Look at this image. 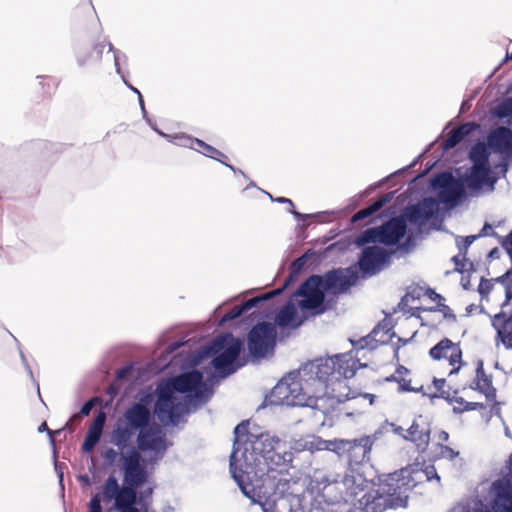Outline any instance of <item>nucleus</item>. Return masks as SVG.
Returning a JSON list of instances; mask_svg holds the SVG:
<instances>
[{
    "label": "nucleus",
    "mask_w": 512,
    "mask_h": 512,
    "mask_svg": "<svg viewBox=\"0 0 512 512\" xmlns=\"http://www.w3.org/2000/svg\"><path fill=\"white\" fill-rule=\"evenodd\" d=\"M417 309L423 310V311H439L443 314V317L445 319L451 320L452 322H456V315L451 310V308L448 305H446L444 302L439 303V307H437V308L430 307V308H417Z\"/></svg>",
    "instance_id": "46"
},
{
    "label": "nucleus",
    "mask_w": 512,
    "mask_h": 512,
    "mask_svg": "<svg viewBox=\"0 0 512 512\" xmlns=\"http://www.w3.org/2000/svg\"><path fill=\"white\" fill-rule=\"evenodd\" d=\"M190 355L186 356L182 363V372L166 381L168 388L176 394H184L185 400L191 404L194 409L209 401L213 395V389L204 382V372L197 369V366H190L188 360Z\"/></svg>",
    "instance_id": "7"
},
{
    "label": "nucleus",
    "mask_w": 512,
    "mask_h": 512,
    "mask_svg": "<svg viewBox=\"0 0 512 512\" xmlns=\"http://www.w3.org/2000/svg\"><path fill=\"white\" fill-rule=\"evenodd\" d=\"M454 401H455V403L463 406L462 408L454 406L453 407V412L455 414H461V413L466 412V411H473V410H479V409H483L484 408V404L483 403L468 402L463 397H454Z\"/></svg>",
    "instance_id": "42"
},
{
    "label": "nucleus",
    "mask_w": 512,
    "mask_h": 512,
    "mask_svg": "<svg viewBox=\"0 0 512 512\" xmlns=\"http://www.w3.org/2000/svg\"><path fill=\"white\" fill-rule=\"evenodd\" d=\"M475 240H477V236L475 235H469L465 237L458 236L456 238V244L460 254L466 255L468 248L473 244Z\"/></svg>",
    "instance_id": "48"
},
{
    "label": "nucleus",
    "mask_w": 512,
    "mask_h": 512,
    "mask_svg": "<svg viewBox=\"0 0 512 512\" xmlns=\"http://www.w3.org/2000/svg\"><path fill=\"white\" fill-rule=\"evenodd\" d=\"M407 229L405 217L400 214L389 218L380 226L368 228L361 232L356 237L355 244L357 247L377 243L385 246H395L405 237Z\"/></svg>",
    "instance_id": "9"
},
{
    "label": "nucleus",
    "mask_w": 512,
    "mask_h": 512,
    "mask_svg": "<svg viewBox=\"0 0 512 512\" xmlns=\"http://www.w3.org/2000/svg\"><path fill=\"white\" fill-rule=\"evenodd\" d=\"M300 377L298 371H292L287 376L283 377L272 389L270 394V404L272 405H286L295 407V404H302L298 402L299 398L291 397V386L289 380Z\"/></svg>",
    "instance_id": "25"
},
{
    "label": "nucleus",
    "mask_w": 512,
    "mask_h": 512,
    "mask_svg": "<svg viewBox=\"0 0 512 512\" xmlns=\"http://www.w3.org/2000/svg\"><path fill=\"white\" fill-rule=\"evenodd\" d=\"M489 143L478 142L472 146L469 152V159L473 167L491 168L489 157L491 154Z\"/></svg>",
    "instance_id": "34"
},
{
    "label": "nucleus",
    "mask_w": 512,
    "mask_h": 512,
    "mask_svg": "<svg viewBox=\"0 0 512 512\" xmlns=\"http://www.w3.org/2000/svg\"><path fill=\"white\" fill-rule=\"evenodd\" d=\"M97 402H98V398L97 397H92L89 400L85 401L82 404L81 408H80L79 414H75L73 416V418H75L77 420H81L82 417L89 416L91 411L93 410V408L97 404Z\"/></svg>",
    "instance_id": "47"
},
{
    "label": "nucleus",
    "mask_w": 512,
    "mask_h": 512,
    "mask_svg": "<svg viewBox=\"0 0 512 512\" xmlns=\"http://www.w3.org/2000/svg\"><path fill=\"white\" fill-rule=\"evenodd\" d=\"M429 188L437 192L436 201H439V206L443 204L447 211L461 205L469 196L460 177L455 178L450 171L433 175L429 180Z\"/></svg>",
    "instance_id": "11"
},
{
    "label": "nucleus",
    "mask_w": 512,
    "mask_h": 512,
    "mask_svg": "<svg viewBox=\"0 0 512 512\" xmlns=\"http://www.w3.org/2000/svg\"><path fill=\"white\" fill-rule=\"evenodd\" d=\"M487 142L492 153L512 158V130L509 127L499 126L492 129L487 136Z\"/></svg>",
    "instance_id": "21"
},
{
    "label": "nucleus",
    "mask_w": 512,
    "mask_h": 512,
    "mask_svg": "<svg viewBox=\"0 0 512 512\" xmlns=\"http://www.w3.org/2000/svg\"><path fill=\"white\" fill-rule=\"evenodd\" d=\"M249 421L243 420L239 424H237L234 428V442H233V449L230 454V461L234 463V461H243L242 459V452L247 447L248 441H252V438H258L260 437V434H253L249 432Z\"/></svg>",
    "instance_id": "27"
},
{
    "label": "nucleus",
    "mask_w": 512,
    "mask_h": 512,
    "mask_svg": "<svg viewBox=\"0 0 512 512\" xmlns=\"http://www.w3.org/2000/svg\"><path fill=\"white\" fill-rule=\"evenodd\" d=\"M372 217L371 214L369 213L368 209L367 208H363L359 211H357L353 216H352V222L353 223H357V222H360V221H363L367 218H370Z\"/></svg>",
    "instance_id": "61"
},
{
    "label": "nucleus",
    "mask_w": 512,
    "mask_h": 512,
    "mask_svg": "<svg viewBox=\"0 0 512 512\" xmlns=\"http://www.w3.org/2000/svg\"><path fill=\"white\" fill-rule=\"evenodd\" d=\"M425 295L432 301H435L437 302V305L439 306V303H443L445 301V298L437 293L434 289L432 288H427L426 291H425Z\"/></svg>",
    "instance_id": "58"
},
{
    "label": "nucleus",
    "mask_w": 512,
    "mask_h": 512,
    "mask_svg": "<svg viewBox=\"0 0 512 512\" xmlns=\"http://www.w3.org/2000/svg\"><path fill=\"white\" fill-rule=\"evenodd\" d=\"M19 355H20V358H21V362L29 376V378L31 379V381L34 383V385L36 386V389H37V394L39 396V399L43 402L42 400V397H41V394H40V386H39V383L35 380L34 378V375H33V371L26 359V356L25 354L23 353V351L21 350V348H19Z\"/></svg>",
    "instance_id": "52"
},
{
    "label": "nucleus",
    "mask_w": 512,
    "mask_h": 512,
    "mask_svg": "<svg viewBox=\"0 0 512 512\" xmlns=\"http://www.w3.org/2000/svg\"><path fill=\"white\" fill-rule=\"evenodd\" d=\"M297 371L306 384L313 382L323 387L328 381L329 376L335 372V364L331 357L318 358L305 363Z\"/></svg>",
    "instance_id": "17"
},
{
    "label": "nucleus",
    "mask_w": 512,
    "mask_h": 512,
    "mask_svg": "<svg viewBox=\"0 0 512 512\" xmlns=\"http://www.w3.org/2000/svg\"><path fill=\"white\" fill-rule=\"evenodd\" d=\"M440 449L442 457L447 458L449 460H453L459 455L458 451H455L454 449L446 445H440Z\"/></svg>",
    "instance_id": "57"
},
{
    "label": "nucleus",
    "mask_w": 512,
    "mask_h": 512,
    "mask_svg": "<svg viewBox=\"0 0 512 512\" xmlns=\"http://www.w3.org/2000/svg\"><path fill=\"white\" fill-rule=\"evenodd\" d=\"M420 424L417 421H413L411 426L407 429L408 435H403V439L411 441L414 436L419 432Z\"/></svg>",
    "instance_id": "59"
},
{
    "label": "nucleus",
    "mask_w": 512,
    "mask_h": 512,
    "mask_svg": "<svg viewBox=\"0 0 512 512\" xmlns=\"http://www.w3.org/2000/svg\"><path fill=\"white\" fill-rule=\"evenodd\" d=\"M394 193L390 192L381 197H378L373 202H371L366 208L369 213L373 217L382 207H384L388 202L393 199Z\"/></svg>",
    "instance_id": "43"
},
{
    "label": "nucleus",
    "mask_w": 512,
    "mask_h": 512,
    "mask_svg": "<svg viewBox=\"0 0 512 512\" xmlns=\"http://www.w3.org/2000/svg\"><path fill=\"white\" fill-rule=\"evenodd\" d=\"M243 465V461H234V463L229 462L231 477L234 479L243 495L251 499L253 503H258L260 506L262 503H268V507L274 509V506H276L275 500H272L271 502L269 500L261 502L255 499L254 486L251 483L246 482V480H250L253 472H249L248 469H245Z\"/></svg>",
    "instance_id": "18"
},
{
    "label": "nucleus",
    "mask_w": 512,
    "mask_h": 512,
    "mask_svg": "<svg viewBox=\"0 0 512 512\" xmlns=\"http://www.w3.org/2000/svg\"><path fill=\"white\" fill-rule=\"evenodd\" d=\"M319 446L316 447V450H329L332 451L339 456H342L344 454H348V452L353 449V445L355 446L354 439L352 440H345V439H335L330 441H318Z\"/></svg>",
    "instance_id": "36"
},
{
    "label": "nucleus",
    "mask_w": 512,
    "mask_h": 512,
    "mask_svg": "<svg viewBox=\"0 0 512 512\" xmlns=\"http://www.w3.org/2000/svg\"><path fill=\"white\" fill-rule=\"evenodd\" d=\"M491 113L498 119H506L512 116V97H507L496 104Z\"/></svg>",
    "instance_id": "39"
},
{
    "label": "nucleus",
    "mask_w": 512,
    "mask_h": 512,
    "mask_svg": "<svg viewBox=\"0 0 512 512\" xmlns=\"http://www.w3.org/2000/svg\"><path fill=\"white\" fill-rule=\"evenodd\" d=\"M107 45H108L109 52H113L114 66H115L116 73L118 75H122L120 62L122 60H126L127 57H126L125 53H123L122 51H120L118 49H115L112 43L108 42Z\"/></svg>",
    "instance_id": "49"
},
{
    "label": "nucleus",
    "mask_w": 512,
    "mask_h": 512,
    "mask_svg": "<svg viewBox=\"0 0 512 512\" xmlns=\"http://www.w3.org/2000/svg\"><path fill=\"white\" fill-rule=\"evenodd\" d=\"M502 248L507 251L512 250V230L504 237H499Z\"/></svg>",
    "instance_id": "64"
},
{
    "label": "nucleus",
    "mask_w": 512,
    "mask_h": 512,
    "mask_svg": "<svg viewBox=\"0 0 512 512\" xmlns=\"http://www.w3.org/2000/svg\"><path fill=\"white\" fill-rule=\"evenodd\" d=\"M153 423L156 422L151 410L142 407L139 403H131L124 411L123 421H117L110 436V443L120 450V467H122V455H127L132 450L138 452L131 445L134 434L148 429Z\"/></svg>",
    "instance_id": "6"
},
{
    "label": "nucleus",
    "mask_w": 512,
    "mask_h": 512,
    "mask_svg": "<svg viewBox=\"0 0 512 512\" xmlns=\"http://www.w3.org/2000/svg\"><path fill=\"white\" fill-rule=\"evenodd\" d=\"M244 348L243 339L235 337L231 332H224L190 354L188 364L198 366L203 360L211 358L215 373L208 374L207 380L213 383L230 376L246 364V360L241 358Z\"/></svg>",
    "instance_id": "4"
},
{
    "label": "nucleus",
    "mask_w": 512,
    "mask_h": 512,
    "mask_svg": "<svg viewBox=\"0 0 512 512\" xmlns=\"http://www.w3.org/2000/svg\"><path fill=\"white\" fill-rule=\"evenodd\" d=\"M469 195L474 196L487 188L492 192L499 180V176L491 168L473 167L468 168L459 176Z\"/></svg>",
    "instance_id": "16"
},
{
    "label": "nucleus",
    "mask_w": 512,
    "mask_h": 512,
    "mask_svg": "<svg viewBox=\"0 0 512 512\" xmlns=\"http://www.w3.org/2000/svg\"><path fill=\"white\" fill-rule=\"evenodd\" d=\"M477 128V124L469 122L464 123L454 130L448 135V137L442 143L443 152H448L449 150L455 148L458 144H460L467 136H469L475 129Z\"/></svg>",
    "instance_id": "31"
},
{
    "label": "nucleus",
    "mask_w": 512,
    "mask_h": 512,
    "mask_svg": "<svg viewBox=\"0 0 512 512\" xmlns=\"http://www.w3.org/2000/svg\"><path fill=\"white\" fill-rule=\"evenodd\" d=\"M429 355L436 361L446 358L451 366H454L457 363L464 364L462 361V350L459 344L453 343L448 338H443L434 345L429 350Z\"/></svg>",
    "instance_id": "26"
},
{
    "label": "nucleus",
    "mask_w": 512,
    "mask_h": 512,
    "mask_svg": "<svg viewBox=\"0 0 512 512\" xmlns=\"http://www.w3.org/2000/svg\"><path fill=\"white\" fill-rule=\"evenodd\" d=\"M308 292H300V286L290 296L288 301L274 312V326L280 329H297L310 316H318L314 310L306 304L309 300L306 296Z\"/></svg>",
    "instance_id": "10"
},
{
    "label": "nucleus",
    "mask_w": 512,
    "mask_h": 512,
    "mask_svg": "<svg viewBox=\"0 0 512 512\" xmlns=\"http://www.w3.org/2000/svg\"><path fill=\"white\" fill-rule=\"evenodd\" d=\"M197 151L201 152L204 156L222 162V158L227 159V156L215 147L207 144L201 139H195Z\"/></svg>",
    "instance_id": "38"
},
{
    "label": "nucleus",
    "mask_w": 512,
    "mask_h": 512,
    "mask_svg": "<svg viewBox=\"0 0 512 512\" xmlns=\"http://www.w3.org/2000/svg\"><path fill=\"white\" fill-rule=\"evenodd\" d=\"M354 441L355 446L353 445V449L347 454L349 461L359 464L368 460L371 452V439L369 437H360L354 439Z\"/></svg>",
    "instance_id": "35"
},
{
    "label": "nucleus",
    "mask_w": 512,
    "mask_h": 512,
    "mask_svg": "<svg viewBox=\"0 0 512 512\" xmlns=\"http://www.w3.org/2000/svg\"><path fill=\"white\" fill-rule=\"evenodd\" d=\"M482 394L486 397L487 401H495L496 399V388L492 384V376L485 378L481 381Z\"/></svg>",
    "instance_id": "45"
},
{
    "label": "nucleus",
    "mask_w": 512,
    "mask_h": 512,
    "mask_svg": "<svg viewBox=\"0 0 512 512\" xmlns=\"http://www.w3.org/2000/svg\"><path fill=\"white\" fill-rule=\"evenodd\" d=\"M503 317V313L495 314L491 324L496 330L497 339L501 341L507 350H512V320L499 321V319Z\"/></svg>",
    "instance_id": "32"
},
{
    "label": "nucleus",
    "mask_w": 512,
    "mask_h": 512,
    "mask_svg": "<svg viewBox=\"0 0 512 512\" xmlns=\"http://www.w3.org/2000/svg\"><path fill=\"white\" fill-rule=\"evenodd\" d=\"M467 261L465 255L461 257V254L452 257V262L455 265L454 270L458 273H463L465 270V262Z\"/></svg>",
    "instance_id": "56"
},
{
    "label": "nucleus",
    "mask_w": 512,
    "mask_h": 512,
    "mask_svg": "<svg viewBox=\"0 0 512 512\" xmlns=\"http://www.w3.org/2000/svg\"><path fill=\"white\" fill-rule=\"evenodd\" d=\"M136 445L139 454L141 452L150 453L147 459L142 458L148 468V464H156L164 458L167 450L172 446V442L167 439L163 428L157 423H153L148 429L137 433Z\"/></svg>",
    "instance_id": "12"
},
{
    "label": "nucleus",
    "mask_w": 512,
    "mask_h": 512,
    "mask_svg": "<svg viewBox=\"0 0 512 512\" xmlns=\"http://www.w3.org/2000/svg\"><path fill=\"white\" fill-rule=\"evenodd\" d=\"M275 202L290 205L291 209L289 210V213H291L295 217V219L298 221H305L309 218H316V219H319L321 222H327L330 220L327 218V216L334 214V212H318L315 214H304V213L298 212L294 209V204H293L292 200L289 198H286V197H276Z\"/></svg>",
    "instance_id": "37"
},
{
    "label": "nucleus",
    "mask_w": 512,
    "mask_h": 512,
    "mask_svg": "<svg viewBox=\"0 0 512 512\" xmlns=\"http://www.w3.org/2000/svg\"><path fill=\"white\" fill-rule=\"evenodd\" d=\"M392 253L376 244L366 246L359 255L356 266L359 278L367 279L378 274L390 262Z\"/></svg>",
    "instance_id": "14"
},
{
    "label": "nucleus",
    "mask_w": 512,
    "mask_h": 512,
    "mask_svg": "<svg viewBox=\"0 0 512 512\" xmlns=\"http://www.w3.org/2000/svg\"><path fill=\"white\" fill-rule=\"evenodd\" d=\"M102 457L104 460V465L106 467H112L115 465L117 458L120 459V451L118 452L114 448H106L102 453Z\"/></svg>",
    "instance_id": "50"
},
{
    "label": "nucleus",
    "mask_w": 512,
    "mask_h": 512,
    "mask_svg": "<svg viewBox=\"0 0 512 512\" xmlns=\"http://www.w3.org/2000/svg\"><path fill=\"white\" fill-rule=\"evenodd\" d=\"M312 255H313V251L310 249V250L305 251L301 256H299L298 258H296L295 260L292 261V263L290 265V273L286 277L284 284L278 288V289H281V293H283V291L288 286L292 285L293 283H295L298 280L300 275L304 272V270L306 268V264Z\"/></svg>",
    "instance_id": "33"
},
{
    "label": "nucleus",
    "mask_w": 512,
    "mask_h": 512,
    "mask_svg": "<svg viewBox=\"0 0 512 512\" xmlns=\"http://www.w3.org/2000/svg\"><path fill=\"white\" fill-rule=\"evenodd\" d=\"M392 328L388 324H378L373 330L366 336L359 338L358 340L350 339V342L355 350H364L368 348L374 350L378 345L387 344L394 333L390 334Z\"/></svg>",
    "instance_id": "20"
},
{
    "label": "nucleus",
    "mask_w": 512,
    "mask_h": 512,
    "mask_svg": "<svg viewBox=\"0 0 512 512\" xmlns=\"http://www.w3.org/2000/svg\"><path fill=\"white\" fill-rule=\"evenodd\" d=\"M331 359L335 364V371L346 379L352 378L359 368L367 367L366 364L355 360L350 353L336 354Z\"/></svg>",
    "instance_id": "29"
},
{
    "label": "nucleus",
    "mask_w": 512,
    "mask_h": 512,
    "mask_svg": "<svg viewBox=\"0 0 512 512\" xmlns=\"http://www.w3.org/2000/svg\"><path fill=\"white\" fill-rule=\"evenodd\" d=\"M319 440V438L295 440L290 446V449L297 453L304 450H309L312 452L314 449H316L317 446H319Z\"/></svg>",
    "instance_id": "41"
},
{
    "label": "nucleus",
    "mask_w": 512,
    "mask_h": 512,
    "mask_svg": "<svg viewBox=\"0 0 512 512\" xmlns=\"http://www.w3.org/2000/svg\"><path fill=\"white\" fill-rule=\"evenodd\" d=\"M393 474H397L399 482L406 484L404 487L408 488L407 493L422 480V477H425L426 481L437 480L440 482V476L434 465H426L424 469H418L417 467L403 468ZM408 498L409 495L407 494Z\"/></svg>",
    "instance_id": "19"
},
{
    "label": "nucleus",
    "mask_w": 512,
    "mask_h": 512,
    "mask_svg": "<svg viewBox=\"0 0 512 512\" xmlns=\"http://www.w3.org/2000/svg\"><path fill=\"white\" fill-rule=\"evenodd\" d=\"M92 58V53L88 52H77L76 61L79 67H84L88 61Z\"/></svg>",
    "instance_id": "60"
},
{
    "label": "nucleus",
    "mask_w": 512,
    "mask_h": 512,
    "mask_svg": "<svg viewBox=\"0 0 512 512\" xmlns=\"http://www.w3.org/2000/svg\"><path fill=\"white\" fill-rule=\"evenodd\" d=\"M277 341L275 326L267 321L255 324L247 335L248 355L253 361L266 358L273 354Z\"/></svg>",
    "instance_id": "13"
},
{
    "label": "nucleus",
    "mask_w": 512,
    "mask_h": 512,
    "mask_svg": "<svg viewBox=\"0 0 512 512\" xmlns=\"http://www.w3.org/2000/svg\"><path fill=\"white\" fill-rule=\"evenodd\" d=\"M191 407L169 389L168 384L160 382L157 385L153 412L163 426H177L180 419L191 412Z\"/></svg>",
    "instance_id": "8"
},
{
    "label": "nucleus",
    "mask_w": 512,
    "mask_h": 512,
    "mask_svg": "<svg viewBox=\"0 0 512 512\" xmlns=\"http://www.w3.org/2000/svg\"><path fill=\"white\" fill-rule=\"evenodd\" d=\"M281 294V289H274L272 291L266 292L264 294L252 297L241 305L234 307L226 314H224L218 321L219 326H223L228 322L234 321L240 317H242L246 312L256 307L258 304L262 302H266Z\"/></svg>",
    "instance_id": "23"
},
{
    "label": "nucleus",
    "mask_w": 512,
    "mask_h": 512,
    "mask_svg": "<svg viewBox=\"0 0 512 512\" xmlns=\"http://www.w3.org/2000/svg\"><path fill=\"white\" fill-rule=\"evenodd\" d=\"M398 245V249L401 251H411L416 245V235L414 233H406L403 243H399Z\"/></svg>",
    "instance_id": "53"
},
{
    "label": "nucleus",
    "mask_w": 512,
    "mask_h": 512,
    "mask_svg": "<svg viewBox=\"0 0 512 512\" xmlns=\"http://www.w3.org/2000/svg\"><path fill=\"white\" fill-rule=\"evenodd\" d=\"M512 162V158H507L506 156H500V161L495 165L496 169H499L502 177H506V174L509 170L510 163Z\"/></svg>",
    "instance_id": "55"
},
{
    "label": "nucleus",
    "mask_w": 512,
    "mask_h": 512,
    "mask_svg": "<svg viewBox=\"0 0 512 512\" xmlns=\"http://www.w3.org/2000/svg\"><path fill=\"white\" fill-rule=\"evenodd\" d=\"M105 423L106 415L103 412H99L94 417L84 437L83 443L81 445V450L83 453H91L95 449L96 445L99 443L102 437Z\"/></svg>",
    "instance_id": "28"
},
{
    "label": "nucleus",
    "mask_w": 512,
    "mask_h": 512,
    "mask_svg": "<svg viewBox=\"0 0 512 512\" xmlns=\"http://www.w3.org/2000/svg\"><path fill=\"white\" fill-rule=\"evenodd\" d=\"M494 498L492 508L495 512H512V481L501 478L493 482Z\"/></svg>",
    "instance_id": "22"
},
{
    "label": "nucleus",
    "mask_w": 512,
    "mask_h": 512,
    "mask_svg": "<svg viewBox=\"0 0 512 512\" xmlns=\"http://www.w3.org/2000/svg\"><path fill=\"white\" fill-rule=\"evenodd\" d=\"M495 282L501 284L505 288V299L501 304L499 313H503L504 317L499 321L512 320V268H509L503 275L494 279Z\"/></svg>",
    "instance_id": "30"
},
{
    "label": "nucleus",
    "mask_w": 512,
    "mask_h": 512,
    "mask_svg": "<svg viewBox=\"0 0 512 512\" xmlns=\"http://www.w3.org/2000/svg\"><path fill=\"white\" fill-rule=\"evenodd\" d=\"M134 370V363L126 364L116 371V379L118 381H127L132 377Z\"/></svg>",
    "instance_id": "51"
},
{
    "label": "nucleus",
    "mask_w": 512,
    "mask_h": 512,
    "mask_svg": "<svg viewBox=\"0 0 512 512\" xmlns=\"http://www.w3.org/2000/svg\"><path fill=\"white\" fill-rule=\"evenodd\" d=\"M153 401V395L151 393H142L138 401L134 403H139L142 407L150 409V404Z\"/></svg>",
    "instance_id": "63"
},
{
    "label": "nucleus",
    "mask_w": 512,
    "mask_h": 512,
    "mask_svg": "<svg viewBox=\"0 0 512 512\" xmlns=\"http://www.w3.org/2000/svg\"><path fill=\"white\" fill-rule=\"evenodd\" d=\"M494 279H485L484 277L481 278L480 283L478 285V293L482 298L487 297L491 290L493 289V283Z\"/></svg>",
    "instance_id": "54"
},
{
    "label": "nucleus",
    "mask_w": 512,
    "mask_h": 512,
    "mask_svg": "<svg viewBox=\"0 0 512 512\" xmlns=\"http://www.w3.org/2000/svg\"><path fill=\"white\" fill-rule=\"evenodd\" d=\"M430 434L431 429L429 427V424L427 423L426 427L422 426L421 430H419L416 436L413 437L411 441L415 443L418 451L424 452L427 449L430 442Z\"/></svg>",
    "instance_id": "40"
},
{
    "label": "nucleus",
    "mask_w": 512,
    "mask_h": 512,
    "mask_svg": "<svg viewBox=\"0 0 512 512\" xmlns=\"http://www.w3.org/2000/svg\"><path fill=\"white\" fill-rule=\"evenodd\" d=\"M291 386V397L295 396L299 398L298 402H302V404H295L298 407H309L314 410H319L325 413L322 410V404L326 402V399L323 396H313L309 395L307 392V386L310 384H306L305 380L301 377L293 378L289 380Z\"/></svg>",
    "instance_id": "24"
},
{
    "label": "nucleus",
    "mask_w": 512,
    "mask_h": 512,
    "mask_svg": "<svg viewBox=\"0 0 512 512\" xmlns=\"http://www.w3.org/2000/svg\"><path fill=\"white\" fill-rule=\"evenodd\" d=\"M246 445L248 448L241 455L245 469L262 479L263 485L269 482L268 485L274 488L273 496H282L289 487V481L277 478V475L287 471L292 462V452L286 450L278 437L268 433H260V437L252 438Z\"/></svg>",
    "instance_id": "3"
},
{
    "label": "nucleus",
    "mask_w": 512,
    "mask_h": 512,
    "mask_svg": "<svg viewBox=\"0 0 512 512\" xmlns=\"http://www.w3.org/2000/svg\"><path fill=\"white\" fill-rule=\"evenodd\" d=\"M169 139H172L171 141L178 145V146H181V147H187V148H192L194 150H198L196 148V141L195 139L196 138H193L189 135H186V134H178V135H175V136H171Z\"/></svg>",
    "instance_id": "44"
},
{
    "label": "nucleus",
    "mask_w": 512,
    "mask_h": 512,
    "mask_svg": "<svg viewBox=\"0 0 512 512\" xmlns=\"http://www.w3.org/2000/svg\"><path fill=\"white\" fill-rule=\"evenodd\" d=\"M122 456V483L116 476L109 475L101 491L90 498L88 512H104L103 503H112L116 512H147V498L154 493L155 486L146 485L150 477L146 463L134 450Z\"/></svg>",
    "instance_id": "1"
},
{
    "label": "nucleus",
    "mask_w": 512,
    "mask_h": 512,
    "mask_svg": "<svg viewBox=\"0 0 512 512\" xmlns=\"http://www.w3.org/2000/svg\"><path fill=\"white\" fill-rule=\"evenodd\" d=\"M488 235H491V236H498V234L493 231L492 229V226L491 224H489L488 222H485L482 229L480 230V232L476 235L477 236V239L478 238H481V237H486Z\"/></svg>",
    "instance_id": "62"
},
{
    "label": "nucleus",
    "mask_w": 512,
    "mask_h": 512,
    "mask_svg": "<svg viewBox=\"0 0 512 512\" xmlns=\"http://www.w3.org/2000/svg\"><path fill=\"white\" fill-rule=\"evenodd\" d=\"M342 485V501L328 505L326 512H385L388 509L407 507L406 484L399 482L397 474H388L380 480L378 488L369 491L370 481L355 470L347 473Z\"/></svg>",
    "instance_id": "2"
},
{
    "label": "nucleus",
    "mask_w": 512,
    "mask_h": 512,
    "mask_svg": "<svg viewBox=\"0 0 512 512\" xmlns=\"http://www.w3.org/2000/svg\"><path fill=\"white\" fill-rule=\"evenodd\" d=\"M441 208L439 201L434 197H424L416 204H409L401 213L405 221L419 228L425 226L430 220L440 218Z\"/></svg>",
    "instance_id": "15"
},
{
    "label": "nucleus",
    "mask_w": 512,
    "mask_h": 512,
    "mask_svg": "<svg viewBox=\"0 0 512 512\" xmlns=\"http://www.w3.org/2000/svg\"><path fill=\"white\" fill-rule=\"evenodd\" d=\"M359 280L356 266L333 268L323 275L313 274L301 285L300 292H308L306 304L314 313L323 314L327 310L326 295L335 296L346 293Z\"/></svg>",
    "instance_id": "5"
}]
</instances>
